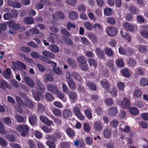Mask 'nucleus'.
Segmentation results:
<instances>
[{"instance_id":"nucleus-34","label":"nucleus","mask_w":148,"mask_h":148,"mask_svg":"<svg viewBox=\"0 0 148 148\" xmlns=\"http://www.w3.org/2000/svg\"><path fill=\"white\" fill-rule=\"evenodd\" d=\"M11 70L10 68L6 69L5 72L3 73V77L6 79H8L9 78V75H11Z\"/></svg>"},{"instance_id":"nucleus-7","label":"nucleus","mask_w":148,"mask_h":148,"mask_svg":"<svg viewBox=\"0 0 148 148\" xmlns=\"http://www.w3.org/2000/svg\"><path fill=\"white\" fill-rule=\"evenodd\" d=\"M107 34L110 36L116 35L117 33V29L114 27H108L106 30Z\"/></svg>"},{"instance_id":"nucleus-19","label":"nucleus","mask_w":148,"mask_h":148,"mask_svg":"<svg viewBox=\"0 0 148 148\" xmlns=\"http://www.w3.org/2000/svg\"><path fill=\"white\" fill-rule=\"evenodd\" d=\"M25 104V106L24 107V108L27 107L30 108H32L34 107L33 102L28 98H27V99H26Z\"/></svg>"},{"instance_id":"nucleus-54","label":"nucleus","mask_w":148,"mask_h":148,"mask_svg":"<svg viewBox=\"0 0 148 148\" xmlns=\"http://www.w3.org/2000/svg\"><path fill=\"white\" fill-rule=\"evenodd\" d=\"M105 103L107 106H110L112 105L114 103V101L111 98H106L105 99Z\"/></svg>"},{"instance_id":"nucleus-30","label":"nucleus","mask_w":148,"mask_h":148,"mask_svg":"<svg viewBox=\"0 0 148 148\" xmlns=\"http://www.w3.org/2000/svg\"><path fill=\"white\" fill-rule=\"evenodd\" d=\"M94 127L96 130L99 131L102 130V125L101 123L99 122H96L94 123Z\"/></svg>"},{"instance_id":"nucleus-12","label":"nucleus","mask_w":148,"mask_h":148,"mask_svg":"<svg viewBox=\"0 0 148 148\" xmlns=\"http://www.w3.org/2000/svg\"><path fill=\"white\" fill-rule=\"evenodd\" d=\"M26 83L30 87H34L35 86V82L29 77H25L24 78Z\"/></svg>"},{"instance_id":"nucleus-53","label":"nucleus","mask_w":148,"mask_h":148,"mask_svg":"<svg viewBox=\"0 0 148 148\" xmlns=\"http://www.w3.org/2000/svg\"><path fill=\"white\" fill-rule=\"evenodd\" d=\"M46 144L49 148H56V145L55 143L52 141H47Z\"/></svg>"},{"instance_id":"nucleus-33","label":"nucleus","mask_w":148,"mask_h":148,"mask_svg":"<svg viewBox=\"0 0 148 148\" xmlns=\"http://www.w3.org/2000/svg\"><path fill=\"white\" fill-rule=\"evenodd\" d=\"M66 133L70 137H73L75 135L74 130L70 127L68 128L66 130Z\"/></svg>"},{"instance_id":"nucleus-3","label":"nucleus","mask_w":148,"mask_h":148,"mask_svg":"<svg viewBox=\"0 0 148 148\" xmlns=\"http://www.w3.org/2000/svg\"><path fill=\"white\" fill-rule=\"evenodd\" d=\"M7 25L10 28L14 30H20V31H24L25 29L21 26L20 24H16L13 21H10L7 23Z\"/></svg>"},{"instance_id":"nucleus-50","label":"nucleus","mask_w":148,"mask_h":148,"mask_svg":"<svg viewBox=\"0 0 148 148\" xmlns=\"http://www.w3.org/2000/svg\"><path fill=\"white\" fill-rule=\"evenodd\" d=\"M122 73L123 75L126 77H129L130 76V74L129 73V70L126 69H123Z\"/></svg>"},{"instance_id":"nucleus-43","label":"nucleus","mask_w":148,"mask_h":148,"mask_svg":"<svg viewBox=\"0 0 148 148\" xmlns=\"http://www.w3.org/2000/svg\"><path fill=\"white\" fill-rule=\"evenodd\" d=\"M100 83L101 86L106 89H108L110 86V83L108 82H105L100 81Z\"/></svg>"},{"instance_id":"nucleus-47","label":"nucleus","mask_w":148,"mask_h":148,"mask_svg":"<svg viewBox=\"0 0 148 148\" xmlns=\"http://www.w3.org/2000/svg\"><path fill=\"white\" fill-rule=\"evenodd\" d=\"M45 97L46 99L49 101H52L54 100V97L51 93L47 92L46 93Z\"/></svg>"},{"instance_id":"nucleus-55","label":"nucleus","mask_w":148,"mask_h":148,"mask_svg":"<svg viewBox=\"0 0 148 148\" xmlns=\"http://www.w3.org/2000/svg\"><path fill=\"white\" fill-rule=\"evenodd\" d=\"M129 11L133 14H136L138 13V10L134 7H130L129 8Z\"/></svg>"},{"instance_id":"nucleus-58","label":"nucleus","mask_w":148,"mask_h":148,"mask_svg":"<svg viewBox=\"0 0 148 148\" xmlns=\"http://www.w3.org/2000/svg\"><path fill=\"white\" fill-rule=\"evenodd\" d=\"M20 50L25 53H29L31 51V49L28 47L23 46L20 47Z\"/></svg>"},{"instance_id":"nucleus-24","label":"nucleus","mask_w":148,"mask_h":148,"mask_svg":"<svg viewBox=\"0 0 148 148\" xmlns=\"http://www.w3.org/2000/svg\"><path fill=\"white\" fill-rule=\"evenodd\" d=\"M29 121L31 124L35 125L37 121V119L36 115H32L29 117Z\"/></svg>"},{"instance_id":"nucleus-61","label":"nucleus","mask_w":148,"mask_h":148,"mask_svg":"<svg viewBox=\"0 0 148 148\" xmlns=\"http://www.w3.org/2000/svg\"><path fill=\"white\" fill-rule=\"evenodd\" d=\"M10 13L12 18H16L18 15L17 11L15 10H11Z\"/></svg>"},{"instance_id":"nucleus-21","label":"nucleus","mask_w":148,"mask_h":148,"mask_svg":"<svg viewBox=\"0 0 148 148\" xmlns=\"http://www.w3.org/2000/svg\"><path fill=\"white\" fill-rule=\"evenodd\" d=\"M138 51L142 53H146L148 51V46L143 45H140L138 47Z\"/></svg>"},{"instance_id":"nucleus-36","label":"nucleus","mask_w":148,"mask_h":148,"mask_svg":"<svg viewBox=\"0 0 148 148\" xmlns=\"http://www.w3.org/2000/svg\"><path fill=\"white\" fill-rule=\"evenodd\" d=\"M116 64L120 68L124 67V63L123 59L122 58H118L116 60Z\"/></svg>"},{"instance_id":"nucleus-6","label":"nucleus","mask_w":148,"mask_h":148,"mask_svg":"<svg viewBox=\"0 0 148 148\" xmlns=\"http://www.w3.org/2000/svg\"><path fill=\"white\" fill-rule=\"evenodd\" d=\"M13 65L18 70H20L21 69L25 70L27 69L26 65L20 61H18L16 62H12Z\"/></svg>"},{"instance_id":"nucleus-48","label":"nucleus","mask_w":148,"mask_h":148,"mask_svg":"<svg viewBox=\"0 0 148 148\" xmlns=\"http://www.w3.org/2000/svg\"><path fill=\"white\" fill-rule=\"evenodd\" d=\"M140 83L143 86H147L148 85V80L147 78H142L140 79Z\"/></svg>"},{"instance_id":"nucleus-5","label":"nucleus","mask_w":148,"mask_h":148,"mask_svg":"<svg viewBox=\"0 0 148 148\" xmlns=\"http://www.w3.org/2000/svg\"><path fill=\"white\" fill-rule=\"evenodd\" d=\"M66 79L68 85L70 89L72 90H75L76 88L75 83L71 78V76L69 75L68 77H66Z\"/></svg>"},{"instance_id":"nucleus-45","label":"nucleus","mask_w":148,"mask_h":148,"mask_svg":"<svg viewBox=\"0 0 148 148\" xmlns=\"http://www.w3.org/2000/svg\"><path fill=\"white\" fill-rule=\"evenodd\" d=\"M89 37L92 42L94 43L97 42V36L92 33H90L89 34Z\"/></svg>"},{"instance_id":"nucleus-28","label":"nucleus","mask_w":148,"mask_h":148,"mask_svg":"<svg viewBox=\"0 0 148 148\" xmlns=\"http://www.w3.org/2000/svg\"><path fill=\"white\" fill-rule=\"evenodd\" d=\"M121 34L124 39L127 40L128 42H131V36L127 33L124 32L123 31L121 30Z\"/></svg>"},{"instance_id":"nucleus-37","label":"nucleus","mask_w":148,"mask_h":148,"mask_svg":"<svg viewBox=\"0 0 148 148\" xmlns=\"http://www.w3.org/2000/svg\"><path fill=\"white\" fill-rule=\"evenodd\" d=\"M108 92L113 97H116L117 95V90L114 87H113L110 90H108Z\"/></svg>"},{"instance_id":"nucleus-63","label":"nucleus","mask_w":148,"mask_h":148,"mask_svg":"<svg viewBox=\"0 0 148 148\" xmlns=\"http://www.w3.org/2000/svg\"><path fill=\"white\" fill-rule=\"evenodd\" d=\"M89 64L91 66L95 67L97 66L96 62L93 59L90 58L88 60Z\"/></svg>"},{"instance_id":"nucleus-18","label":"nucleus","mask_w":148,"mask_h":148,"mask_svg":"<svg viewBox=\"0 0 148 148\" xmlns=\"http://www.w3.org/2000/svg\"><path fill=\"white\" fill-rule=\"evenodd\" d=\"M36 84L37 86L38 90L42 93H43L45 92V89L44 86L40 81L38 80H37L36 82Z\"/></svg>"},{"instance_id":"nucleus-9","label":"nucleus","mask_w":148,"mask_h":148,"mask_svg":"<svg viewBox=\"0 0 148 148\" xmlns=\"http://www.w3.org/2000/svg\"><path fill=\"white\" fill-rule=\"evenodd\" d=\"M86 86L90 90L92 91H95L97 88L96 84L90 81H87L85 82Z\"/></svg>"},{"instance_id":"nucleus-32","label":"nucleus","mask_w":148,"mask_h":148,"mask_svg":"<svg viewBox=\"0 0 148 148\" xmlns=\"http://www.w3.org/2000/svg\"><path fill=\"white\" fill-rule=\"evenodd\" d=\"M69 16L71 19L75 20L78 18V15L76 12L72 11L69 13Z\"/></svg>"},{"instance_id":"nucleus-59","label":"nucleus","mask_w":148,"mask_h":148,"mask_svg":"<svg viewBox=\"0 0 148 148\" xmlns=\"http://www.w3.org/2000/svg\"><path fill=\"white\" fill-rule=\"evenodd\" d=\"M140 35L145 38H148V30H142L140 32Z\"/></svg>"},{"instance_id":"nucleus-56","label":"nucleus","mask_w":148,"mask_h":148,"mask_svg":"<svg viewBox=\"0 0 148 148\" xmlns=\"http://www.w3.org/2000/svg\"><path fill=\"white\" fill-rule=\"evenodd\" d=\"M57 93H56L55 94H57L58 97L60 99H61L63 101L65 102L66 99L64 98V96L63 94L59 92L58 90Z\"/></svg>"},{"instance_id":"nucleus-15","label":"nucleus","mask_w":148,"mask_h":148,"mask_svg":"<svg viewBox=\"0 0 148 148\" xmlns=\"http://www.w3.org/2000/svg\"><path fill=\"white\" fill-rule=\"evenodd\" d=\"M72 116V112L70 110L66 109L64 110L63 113V117L66 119L70 118Z\"/></svg>"},{"instance_id":"nucleus-46","label":"nucleus","mask_w":148,"mask_h":148,"mask_svg":"<svg viewBox=\"0 0 148 148\" xmlns=\"http://www.w3.org/2000/svg\"><path fill=\"white\" fill-rule=\"evenodd\" d=\"M111 133V131L109 129H106L103 131L104 136L107 138H108L110 137Z\"/></svg>"},{"instance_id":"nucleus-25","label":"nucleus","mask_w":148,"mask_h":148,"mask_svg":"<svg viewBox=\"0 0 148 148\" xmlns=\"http://www.w3.org/2000/svg\"><path fill=\"white\" fill-rule=\"evenodd\" d=\"M0 87L2 88L5 89V87L8 88H10L11 87L9 83L6 81L2 79L0 80Z\"/></svg>"},{"instance_id":"nucleus-2","label":"nucleus","mask_w":148,"mask_h":148,"mask_svg":"<svg viewBox=\"0 0 148 148\" xmlns=\"http://www.w3.org/2000/svg\"><path fill=\"white\" fill-rule=\"evenodd\" d=\"M117 103L124 109H128L131 106L130 100L126 97H124L122 101L118 100L117 101Z\"/></svg>"},{"instance_id":"nucleus-27","label":"nucleus","mask_w":148,"mask_h":148,"mask_svg":"<svg viewBox=\"0 0 148 148\" xmlns=\"http://www.w3.org/2000/svg\"><path fill=\"white\" fill-rule=\"evenodd\" d=\"M71 75L74 79L76 80L77 81L79 82H81L82 79L81 76L78 73L74 72H72Z\"/></svg>"},{"instance_id":"nucleus-52","label":"nucleus","mask_w":148,"mask_h":148,"mask_svg":"<svg viewBox=\"0 0 148 148\" xmlns=\"http://www.w3.org/2000/svg\"><path fill=\"white\" fill-rule=\"evenodd\" d=\"M67 62L68 64L72 67H75L76 66L75 60L71 58L68 59Z\"/></svg>"},{"instance_id":"nucleus-41","label":"nucleus","mask_w":148,"mask_h":148,"mask_svg":"<svg viewBox=\"0 0 148 148\" xmlns=\"http://www.w3.org/2000/svg\"><path fill=\"white\" fill-rule=\"evenodd\" d=\"M16 102L19 105L23 107L25 106V101H23L22 99L19 97H16Z\"/></svg>"},{"instance_id":"nucleus-10","label":"nucleus","mask_w":148,"mask_h":148,"mask_svg":"<svg viewBox=\"0 0 148 148\" xmlns=\"http://www.w3.org/2000/svg\"><path fill=\"white\" fill-rule=\"evenodd\" d=\"M64 14L60 11L57 12L55 14L52 15V17L54 20H57L58 19H63L64 18Z\"/></svg>"},{"instance_id":"nucleus-16","label":"nucleus","mask_w":148,"mask_h":148,"mask_svg":"<svg viewBox=\"0 0 148 148\" xmlns=\"http://www.w3.org/2000/svg\"><path fill=\"white\" fill-rule=\"evenodd\" d=\"M48 90L53 94L57 93L58 92V89L57 87L53 84H50L48 85L47 86Z\"/></svg>"},{"instance_id":"nucleus-40","label":"nucleus","mask_w":148,"mask_h":148,"mask_svg":"<svg viewBox=\"0 0 148 148\" xmlns=\"http://www.w3.org/2000/svg\"><path fill=\"white\" fill-rule=\"evenodd\" d=\"M53 80V76L47 73L45 75L44 80L46 82H52Z\"/></svg>"},{"instance_id":"nucleus-22","label":"nucleus","mask_w":148,"mask_h":148,"mask_svg":"<svg viewBox=\"0 0 148 148\" xmlns=\"http://www.w3.org/2000/svg\"><path fill=\"white\" fill-rule=\"evenodd\" d=\"M129 112L133 115H136L138 114L139 111L138 109L134 107H131L129 108Z\"/></svg>"},{"instance_id":"nucleus-1","label":"nucleus","mask_w":148,"mask_h":148,"mask_svg":"<svg viewBox=\"0 0 148 148\" xmlns=\"http://www.w3.org/2000/svg\"><path fill=\"white\" fill-rule=\"evenodd\" d=\"M77 61L79 64L80 68L83 71H87L88 70V65L87 64V60L85 57L80 56L79 57Z\"/></svg>"},{"instance_id":"nucleus-14","label":"nucleus","mask_w":148,"mask_h":148,"mask_svg":"<svg viewBox=\"0 0 148 148\" xmlns=\"http://www.w3.org/2000/svg\"><path fill=\"white\" fill-rule=\"evenodd\" d=\"M96 53L98 57L101 59L105 58V57L104 53L103 50L99 47H97L95 49Z\"/></svg>"},{"instance_id":"nucleus-13","label":"nucleus","mask_w":148,"mask_h":148,"mask_svg":"<svg viewBox=\"0 0 148 148\" xmlns=\"http://www.w3.org/2000/svg\"><path fill=\"white\" fill-rule=\"evenodd\" d=\"M123 27L127 31L132 32L134 31V28L133 25L130 23L126 22L124 23Z\"/></svg>"},{"instance_id":"nucleus-51","label":"nucleus","mask_w":148,"mask_h":148,"mask_svg":"<svg viewBox=\"0 0 148 148\" xmlns=\"http://www.w3.org/2000/svg\"><path fill=\"white\" fill-rule=\"evenodd\" d=\"M142 95V92L140 90L138 89L136 90L134 92V96L135 98H140Z\"/></svg>"},{"instance_id":"nucleus-39","label":"nucleus","mask_w":148,"mask_h":148,"mask_svg":"<svg viewBox=\"0 0 148 148\" xmlns=\"http://www.w3.org/2000/svg\"><path fill=\"white\" fill-rule=\"evenodd\" d=\"M105 53L109 56H112L113 55V51L110 48L107 47L105 49Z\"/></svg>"},{"instance_id":"nucleus-60","label":"nucleus","mask_w":148,"mask_h":148,"mask_svg":"<svg viewBox=\"0 0 148 148\" xmlns=\"http://www.w3.org/2000/svg\"><path fill=\"white\" fill-rule=\"evenodd\" d=\"M60 33L66 36V37H70V34L66 29L63 28L61 30Z\"/></svg>"},{"instance_id":"nucleus-49","label":"nucleus","mask_w":148,"mask_h":148,"mask_svg":"<svg viewBox=\"0 0 148 148\" xmlns=\"http://www.w3.org/2000/svg\"><path fill=\"white\" fill-rule=\"evenodd\" d=\"M104 14L106 16H109L112 14V11L111 9L110 8H105L104 10Z\"/></svg>"},{"instance_id":"nucleus-35","label":"nucleus","mask_w":148,"mask_h":148,"mask_svg":"<svg viewBox=\"0 0 148 148\" xmlns=\"http://www.w3.org/2000/svg\"><path fill=\"white\" fill-rule=\"evenodd\" d=\"M69 97L72 100H75L78 97L77 93L73 91H71L68 93Z\"/></svg>"},{"instance_id":"nucleus-4","label":"nucleus","mask_w":148,"mask_h":148,"mask_svg":"<svg viewBox=\"0 0 148 148\" xmlns=\"http://www.w3.org/2000/svg\"><path fill=\"white\" fill-rule=\"evenodd\" d=\"M17 130L21 132V135L23 137H25L26 135V134L29 131V128L26 125H20L18 126Z\"/></svg>"},{"instance_id":"nucleus-11","label":"nucleus","mask_w":148,"mask_h":148,"mask_svg":"<svg viewBox=\"0 0 148 148\" xmlns=\"http://www.w3.org/2000/svg\"><path fill=\"white\" fill-rule=\"evenodd\" d=\"M118 113V109L114 106L110 108L108 111V115L111 116H115Z\"/></svg>"},{"instance_id":"nucleus-57","label":"nucleus","mask_w":148,"mask_h":148,"mask_svg":"<svg viewBox=\"0 0 148 148\" xmlns=\"http://www.w3.org/2000/svg\"><path fill=\"white\" fill-rule=\"evenodd\" d=\"M53 112L54 114L56 116H60L62 114L61 110L58 108L54 109L53 110Z\"/></svg>"},{"instance_id":"nucleus-23","label":"nucleus","mask_w":148,"mask_h":148,"mask_svg":"<svg viewBox=\"0 0 148 148\" xmlns=\"http://www.w3.org/2000/svg\"><path fill=\"white\" fill-rule=\"evenodd\" d=\"M32 92L33 94V97L35 100L38 101H39L40 99V96L42 93L40 91L36 92L34 90H32Z\"/></svg>"},{"instance_id":"nucleus-64","label":"nucleus","mask_w":148,"mask_h":148,"mask_svg":"<svg viewBox=\"0 0 148 148\" xmlns=\"http://www.w3.org/2000/svg\"><path fill=\"white\" fill-rule=\"evenodd\" d=\"M15 118L17 121L19 123H22L24 122V118L21 116L16 115Z\"/></svg>"},{"instance_id":"nucleus-8","label":"nucleus","mask_w":148,"mask_h":148,"mask_svg":"<svg viewBox=\"0 0 148 148\" xmlns=\"http://www.w3.org/2000/svg\"><path fill=\"white\" fill-rule=\"evenodd\" d=\"M73 113L76 115L77 117L81 120H83L84 119V116L81 114L79 108L76 107L74 108L73 110Z\"/></svg>"},{"instance_id":"nucleus-38","label":"nucleus","mask_w":148,"mask_h":148,"mask_svg":"<svg viewBox=\"0 0 148 148\" xmlns=\"http://www.w3.org/2000/svg\"><path fill=\"white\" fill-rule=\"evenodd\" d=\"M50 50L54 53L58 52L59 51V48L58 46L55 45H52L50 47Z\"/></svg>"},{"instance_id":"nucleus-44","label":"nucleus","mask_w":148,"mask_h":148,"mask_svg":"<svg viewBox=\"0 0 148 148\" xmlns=\"http://www.w3.org/2000/svg\"><path fill=\"white\" fill-rule=\"evenodd\" d=\"M61 148H70L71 147V143L68 142H62L60 144Z\"/></svg>"},{"instance_id":"nucleus-62","label":"nucleus","mask_w":148,"mask_h":148,"mask_svg":"<svg viewBox=\"0 0 148 148\" xmlns=\"http://www.w3.org/2000/svg\"><path fill=\"white\" fill-rule=\"evenodd\" d=\"M84 113L88 119H90L92 117V114L89 110H85Z\"/></svg>"},{"instance_id":"nucleus-31","label":"nucleus","mask_w":148,"mask_h":148,"mask_svg":"<svg viewBox=\"0 0 148 148\" xmlns=\"http://www.w3.org/2000/svg\"><path fill=\"white\" fill-rule=\"evenodd\" d=\"M24 22L26 24L30 25L34 23V19L33 18L27 17L25 18L23 20Z\"/></svg>"},{"instance_id":"nucleus-42","label":"nucleus","mask_w":148,"mask_h":148,"mask_svg":"<svg viewBox=\"0 0 148 148\" xmlns=\"http://www.w3.org/2000/svg\"><path fill=\"white\" fill-rule=\"evenodd\" d=\"M84 27L88 30H91L93 28V26L92 24L88 21L85 22L84 23Z\"/></svg>"},{"instance_id":"nucleus-20","label":"nucleus","mask_w":148,"mask_h":148,"mask_svg":"<svg viewBox=\"0 0 148 148\" xmlns=\"http://www.w3.org/2000/svg\"><path fill=\"white\" fill-rule=\"evenodd\" d=\"M40 119L42 122L47 124L48 125L52 124L53 121L49 120L48 118L45 116H41Z\"/></svg>"},{"instance_id":"nucleus-26","label":"nucleus","mask_w":148,"mask_h":148,"mask_svg":"<svg viewBox=\"0 0 148 148\" xmlns=\"http://www.w3.org/2000/svg\"><path fill=\"white\" fill-rule=\"evenodd\" d=\"M42 54L43 56L51 59H53L55 57V55L49 51H43L42 52Z\"/></svg>"},{"instance_id":"nucleus-29","label":"nucleus","mask_w":148,"mask_h":148,"mask_svg":"<svg viewBox=\"0 0 148 148\" xmlns=\"http://www.w3.org/2000/svg\"><path fill=\"white\" fill-rule=\"evenodd\" d=\"M69 37H66L65 36H62V39L67 44L70 45H73V40Z\"/></svg>"},{"instance_id":"nucleus-17","label":"nucleus","mask_w":148,"mask_h":148,"mask_svg":"<svg viewBox=\"0 0 148 148\" xmlns=\"http://www.w3.org/2000/svg\"><path fill=\"white\" fill-rule=\"evenodd\" d=\"M8 3L10 6L14 8H19L21 7V3L18 2L10 1H8Z\"/></svg>"}]
</instances>
